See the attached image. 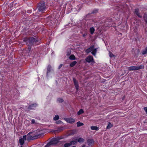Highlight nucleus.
Returning <instances> with one entry per match:
<instances>
[{
  "instance_id": "f257e3e1",
  "label": "nucleus",
  "mask_w": 147,
  "mask_h": 147,
  "mask_svg": "<svg viewBox=\"0 0 147 147\" xmlns=\"http://www.w3.org/2000/svg\"><path fill=\"white\" fill-rule=\"evenodd\" d=\"M24 41L26 42V45L29 46L37 45L40 44L39 40L37 38L33 37L26 38H24Z\"/></svg>"
},
{
  "instance_id": "f03ea898",
  "label": "nucleus",
  "mask_w": 147,
  "mask_h": 147,
  "mask_svg": "<svg viewBox=\"0 0 147 147\" xmlns=\"http://www.w3.org/2000/svg\"><path fill=\"white\" fill-rule=\"evenodd\" d=\"M94 48V45L91 46L85 50V52L88 53L91 52L92 54L95 56L97 52V48Z\"/></svg>"
},
{
  "instance_id": "7ed1b4c3",
  "label": "nucleus",
  "mask_w": 147,
  "mask_h": 147,
  "mask_svg": "<svg viewBox=\"0 0 147 147\" xmlns=\"http://www.w3.org/2000/svg\"><path fill=\"white\" fill-rule=\"evenodd\" d=\"M144 66L143 65H138L137 66H131L128 67V69L129 71H135L143 69Z\"/></svg>"
},
{
  "instance_id": "20e7f679",
  "label": "nucleus",
  "mask_w": 147,
  "mask_h": 147,
  "mask_svg": "<svg viewBox=\"0 0 147 147\" xmlns=\"http://www.w3.org/2000/svg\"><path fill=\"white\" fill-rule=\"evenodd\" d=\"M54 74L53 70L51 69V66L50 65L48 66L47 69V77L48 78L49 77L51 74Z\"/></svg>"
},
{
  "instance_id": "39448f33",
  "label": "nucleus",
  "mask_w": 147,
  "mask_h": 147,
  "mask_svg": "<svg viewBox=\"0 0 147 147\" xmlns=\"http://www.w3.org/2000/svg\"><path fill=\"white\" fill-rule=\"evenodd\" d=\"M32 133V132H29L27 135V140H34V139H36L38 138H40V135H36L33 136H32L30 135Z\"/></svg>"
},
{
  "instance_id": "423d86ee",
  "label": "nucleus",
  "mask_w": 147,
  "mask_h": 147,
  "mask_svg": "<svg viewBox=\"0 0 147 147\" xmlns=\"http://www.w3.org/2000/svg\"><path fill=\"white\" fill-rule=\"evenodd\" d=\"M46 7L44 3H39L38 6V9L40 11H44Z\"/></svg>"
},
{
  "instance_id": "0eeeda50",
  "label": "nucleus",
  "mask_w": 147,
  "mask_h": 147,
  "mask_svg": "<svg viewBox=\"0 0 147 147\" xmlns=\"http://www.w3.org/2000/svg\"><path fill=\"white\" fill-rule=\"evenodd\" d=\"M111 20L108 19L104 22V25L105 26L108 27L111 26Z\"/></svg>"
},
{
  "instance_id": "6e6552de",
  "label": "nucleus",
  "mask_w": 147,
  "mask_h": 147,
  "mask_svg": "<svg viewBox=\"0 0 147 147\" xmlns=\"http://www.w3.org/2000/svg\"><path fill=\"white\" fill-rule=\"evenodd\" d=\"M65 120L68 123H73L75 121V120L71 118H65Z\"/></svg>"
},
{
  "instance_id": "1a4fd4ad",
  "label": "nucleus",
  "mask_w": 147,
  "mask_h": 147,
  "mask_svg": "<svg viewBox=\"0 0 147 147\" xmlns=\"http://www.w3.org/2000/svg\"><path fill=\"white\" fill-rule=\"evenodd\" d=\"M86 61L90 63L91 62H92L93 61V58L92 56H88L86 59Z\"/></svg>"
},
{
  "instance_id": "9d476101",
  "label": "nucleus",
  "mask_w": 147,
  "mask_h": 147,
  "mask_svg": "<svg viewBox=\"0 0 147 147\" xmlns=\"http://www.w3.org/2000/svg\"><path fill=\"white\" fill-rule=\"evenodd\" d=\"M50 142L52 145L57 144L58 143L57 141L55 138L51 139Z\"/></svg>"
},
{
  "instance_id": "9b49d317",
  "label": "nucleus",
  "mask_w": 147,
  "mask_h": 147,
  "mask_svg": "<svg viewBox=\"0 0 147 147\" xmlns=\"http://www.w3.org/2000/svg\"><path fill=\"white\" fill-rule=\"evenodd\" d=\"M37 105L36 103L33 104L29 105L28 108V109H32L36 107Z\"/></svg>"
},
{
  "instance_id": "f8f14e48",
  "label": "nucleus",
  "mask_w": 147,
  "mask_h": 147,
  "mask_svg": "<svg viewBox=\"0 0 147 147\" xmlns=\"http://www.w3.org/2000/svg\"><path fill=\"white\" fill-rule=\"evenodd\" d=\"M87 143L88 144L89 146H91L94 143V141L93 139H89L87 140Z\"/></svg>"
},
{
  "instance_id": "ddd939ff",
  "label": "nucleus",
  "mask_w": 147,
  "mask_h": 147,
  "mask_svg": "<svg viewBox=\"0 0 147 147\" xmlns=\"http://www.w3.org/2000/svg\"><path fill=\"white\" fill-rule=\"evenodd\" d=\"M135 13L139 18H141L142 16L140 15L139 12V9H136L135 10Z\"/></svg>"
},
{
  "instance_id": "4468645a",
  "label": "nucleus",
  "mask_w": 147,
  "mask_h": 147,
  "mask_svg": "<svg viewBox=\"0 0 147 147\" xmlns=\"http://www.w3.org/2000/svg\"><path fill=\"white\" fill-rule=\"evenodd\" d=\"M24 142V140L22 138H20L19 139V143L20 145L22 146Z\"/></svg>"
},
{
  "instance_id": "2eb2a0df",
  "label": "nucleus",
  "mask_w": 147,
  "mask_h": 147,
  "mask_svg": "<svg viewBox=\"0 0 147 147\" xmlns=\"http://www.w3.org/2000/svg\"><path fill=\"white\" fill-rule=\"evenodd\" d=\"M89 30L90 33L92 34H93L95 31V29L93 27H91Z\"/></svg>"
},
{
  "instance_id": "dca6fc26",
  "label": "nucleus",
  "mask_w": 147,
  "mask_h": 147,
  "mask_svg": "<svg viewBox=\"0 0 147 147\" xmlns=\"http://www.w3.org/2000/svg\"><path fill=\"white\" fill-rule=\"evenodd\" d=\"M64 129V127L63 126H61L58 127L57 129V130H56L55 131L60 132L63 130Z\"/></svg>"
},
{
  "instance_id": "f3484780",
  "label": "nucleus",
  "mask_w": 147,
  "mask_h": 147,
  "mask_svg": "<svg viewBox=\"0 0 147 147\" xmlns=\"http://www.w3.org/2000/svg\"><path fill=\"white\" fill-rule=\"evenodd\" d=\"M91 129L92 130H98L99 129V128L96 126H92L91 127Z\"/></svg>"
},
{
  "instance_id": "a211bd4d",
  "label": "nucleus",
  "mask_w": 147,
  "mask_h": 147,
  "mask_svg": "<svg viewBox=\"0 0 147 147\" xmlns=\"http://www.w3.org/2000/svg\"><path fill=\"white\" fill-rule=\"evenodd\" d=\"M77 62L76 61H73V62H71L70 65V66L71 67H74V65H75L77 63Z\"/></svg>"
},
{
  "instance_id": "6ab92c4d",
  "label": "nucleus",
  "mask_w": 147,
  "mask_h": 147,
  "mask_svg": "<svg viewBox=\"0 0 147 147\" xmlns=\"http://www.w3.org/2000/svg\"><path fill=\"white\" fill-rule=\"evenodd\" d=\"M69 58L70 60H75L76 59L75 56L74 55H71L69 57Z\"/></svg>"
},
{
  "instance_id": "aec40b11",
  "label": "nucleus",
  "mask_w": 147,
  "mask_h": 147,
  "mask_svg": "<svg viewBox=\"0 0 147 147\" xmlns=\"http://www.w3.org/2000/svg\"><path fill=\"white\" fill-rule=\"evenodd\" d=\"M77 127H79L82 126L84 125V124L82 123H81L80 121L78 122L77 123Z\"/></svg>"
},
{
  "instance_id": "412c9836",
  "label": "nucleus",
  "mask_w": 147,
  "mask_h": 147,
  "mask_svg": "<svg viewBox=\"0 0 147 147\" xmlns=\"http://www.w3.org/2000/svg\"><path fill=\"white\" fill-rule=\"evenodd\" d=\"M84 111L82 109H80L78 112V114L79 115H80L84 113Z\"/></svg>"
},
{
  "instance_id": "4be33fe9",
  "label": "nucleus",
  "mask_w": 147,
  "mask_h": 147,
  "mask_svg": "<svg viewBox=\"0 0 147 147\" xmlns=\"http://www.w3.org/2000/svg\"><path fill=\"white\" fill-rule=\"evenodd\" d=\"M147 53V49L145 48L144 50H143L142 52V55H145Z\"/></svg>"
},
{
  "instance_id": "5701e85b",
  "label": "nucleus",
  "mask_w": 147,
  "mask_h": 147,
  "mask_svg": "<svg viewBox=\"0 0 147 147\" xmlns=\"http://www.w3.org/2000/svg\"><path fill=\"white\" fill-rule=\"evenodd\" d=\"M78 141L80 143L83 142L84 141V139L82 138H80L78 140Z\"/></svg>"
},
{
  "instance_id": "b1692460",
  "label": "nucleus",
  "mask_w": 147,
  "mask_h": 147,
  "mask_svg": "<svg viewBox=\"0 0 147 147\" xmlns=\"http://www.w3.org/2000/svg\"><path fill=\"white\" fill-rule=\"evenodd\" d=\"M144 18L147 24V13H145L144 16Z\"/></svg>"
},
{
  "instance_id": "393cba45",
  "label": "nucleus",
  "mask_w": 147,
  "mask_h": 147,
  "mask_svg": "<svg viewBox=\"0 0 147 147\" xmlns=\"http://www.w3.org/2000/svg\"><path fill=\"white\" fill-rule=\"evenodd\" d=\"M112 127V125L109 122L108 123V125L107 127V129H109L111 128Z\"/></svg>"
},
{
  "instance_id": "a878e982",
  "label": "nucleus",
  "mask_w": 147,
  "mask_h": 147,
  "mask_svg": "<svg viewBox=\"0 0 147 147\" xmlns=\"http://www.w3.org/2000/svg\"><path fill=\"white\" fill-rule=\"evenodd\" d=\"M71 145L70 142L69 143H66L64 145V146L65 147H69Z\"/></svg>"
},
{
  "instance_id": "bb28decb",
  "label": "nucleus",
  "mask_w": 147,
  "mask_h": 147,
  "mask_svg": "<svg viewBox=\"0 0 147 147\" xmlns=\"http://www.w3.org/2000/svg\"><path fill=\"white\" fill-rule=\"evenodd\" d=\"M57 101L59 103H61L63 101V99L61 98H58L57 100Z\"/></svg>"
},
{
  "instance_id": "cd10ccee",
  "label": "nucleus",
  "mask_w": 147,
  "mask_h": 147,
  "mask_svg": "<svg viewBox=\"0 0 147 147\" xmlns=\"http://www.w3.org/2000/svg\"><path fill=\"white\" fill-rule=\"evenodd\" d=\"M77 142L76 140H73L71 142H70V143L71 144V145H74L76 144Z\"/></svg>"
},
{
  "instance_id": "c85d7f7f",
  "label": "nucleus",
  "mask_w": 147,
  "mask_h": 147,
  "mask_svg": "<svg viewBox=\"0 0 147 147\" xmlns=\"http://www.w3.org/2000/svg\"><path fill=\"white\" fill-rule=\"evenodd\" d=\"M73 81L74 85L78 84L77 81L75 78H73Z\"/></svg>"
},
{
  "instance_id": "c756f323",
  "label": "nucleus",
  "mask_w": 147,
  "mask_h": 147,
  "mask_svg": "<svg viewBox=\"0 0 147 147\" xmlns=\"http://www.w3.org/2000/svg\"><path fill=\"white\" fill-rule=\"evenodd\" d=\"M51 145H52V144L49 142L44 147H51Z\"/></svg>"
},
{
  "instance_id": "7c9ffc66",
  "label": "nucleus",
  "mask_w": 147,
  "mask_h": 147,
  "mask_svg": "<svg viewBox=\"0 0 147 147\" xmlns=\"http://www.w3.org/2000/svg\"><path fill=\"white\" fill-rule=\"evenodd\" d=\"M59 119V117L58 115H55L53 119L55 121Z\"/></svg>"
},
{
  "instance_id": "2f4dec72",
  "label": "nucleus",
  "mask_w": 147,
  "mask_h": 147,
  "mask_svg": "<svg viewBox=\"0 0 147 147\" xmlns=\"http://www.w3.org/2000/svg\"><path fill=\"white\" fill-rule=\"evenodd\" d=\"M31 46H29L28 47L27 50V52L28 53H29L31 50Z\"/></svg>"
},
{
  "instance_id": "473e14b6",
  "label": "nucleus",
  "mask_w": 147,
  "mask_h": 147,
  "mask_svg": "<svg viewBox=\"0 0 147 147\" xmlns=\"http://www.w3.org/2000/svg\"><path fill=\"white\" fill-rule=\"evenodd\" d=\"M27 136L26 135L23 136V138H22L24 140H26V139L27 140Z\"/></svg>"
},
{
  "instance_id": "72a5a7b5",
  "label": "nucleus",
  "mask_w": 147,
  "mask_h": 147,
  "mask_svg": "<svg viewBox=\"0 0 147 147\" xmlns=\"http://www.w3.org/2000/svg\"><path fill=\"white\" fill-rule=\"evenodd\" d=\"M109 56L110 57H112L114 56V55L111 52H109Z\"/></svg>"
},
{
  "instance_id": "f704fd0d",
  "label": "nucleus",
  "mask_w": 147,
  "mask_h": 147,
  "mask_svg": "<svg viewBox=\"0 0 147 147\" xmlns=\"http://www.w3.org/2000/svg\"><path fill=\"white\" fill-rule=\"evenodd\" d=\"M75 88H76V90H78L79 88V86L78 84L75 85Z\"/></svg>"
},
{
  "instance_id": "c9c22d12",
  "label": "nucleus",
  "mask_w": 147,
  "mask_h": 147,
  "mask_svg": "<svg viewBox=\"0 0 147 147\" xmlns=\"http://www.w3.org/2000/svg\"><path fill=\"white\" fill-rule=\"evenodd\" d=\"M71 54V51H68L67 52L66 54V55L67 56H69Z\"/></svg>"
},
{
  "instance_id": "e433bc0d",
  "label": "nucleus",
  "mask_w": 147,
  "mask_h": 147,
  "mask_svg": "<svg viewBox=\"0 0 147 147\" xmlns=\"http://www.w3.org/2000/svg\"><path fill=\"white\" fill-rule=\"evenodd\" d=\"M55 139H56V140H57V142H59V141L61 139V138L59 137H57L56 138H55Z\"/></svg>"
},
{
  "instance_id": "4c0bfd02",
  "label": "nucleus",
  "mask_w": 147,
  "mask_h": 147,
  "mask_svg": "<svg viewBox=\"0 0 147 147\" xmlns=\"http://www.w3.org/2000/svg\"><path fill=\"white\" fill-rule=\"evenodd\" d=\"M62 123V121L60 120H59L56 122V123L57 124L61 123Z\"/></svg>"
},
{
  "instance_id": "58836bf2",
  "label": "nucleus",
  "mask_w": 147,
  "mask_h": 147,
  "mask_svg": "<svg viewBox=\"0 0 147 147\" xmlns=\"http://www.w3.org/2000/svg\"><path fill=\"white\" fill-rule=\"evenodd\" d=\"M144 110L147 114V107H145L144 108Z\"/></svg>"
},
{
  "instance_id": "ea45409f",
  "label": "nucleus",
  "mask_w": 147,
  "mask_h": 147,
  "mask_svg": "<svg viewBox=\"0 0 147 147\" xmlns=\"http://www.w3.org/2000/svg\"><path fill=\"white\" fill-rule=\"evenodd\" d=\"M35 120L34 119H32V120H31V123L32 124H34L35 123Z\"/></svg>"
},
{
  "instance_id": "a19ab883",
  "label": "nucleus",
  "mask_w": 147,
  "mask_h": 147,
  "mask_svg": "<svg viewBox=\"0 0 147 147\" xmlns=\"http://www.w3.org/2000/svg\"><path fill=\"white\" fill-rule=\"evenodd\" d=\"M63 64H60L59 66L58 69H60L62 66Z\"/></svg>"
},
{
  "instance_id": "79ce46f5",
  "label": "nucleus",
  "mask_w": 147,
  "mask_h": 147,
  "mask_svg": "<svg viewBox=\"0 0 147 147\" xmlns=\"http://www.w3.org/2000/svg\"><path fill=\"white\" fill-rule=\"evenodd\" d=\"M87 35V34L86 33L84 34L82 36L83 37H85Z\"/></svg>"
},
{
  "instance_id": "37998d69",
  "label": "nucleus",
  "mask_w": 147,
  "mask_h": 147,
  "mask_svg": "<svg viewBox=\"0 0 147 147\" xmlns=\"http://www.w3.org/2000/svg\"><path fill=\"white\" fill-rule=\"evenodd\" d=\"M97 11H98V10H95V11H93L92 12V13H96V12H97Z\"/></svg>"
},
{
  "instance_id": "c03bdc74",
  "label": "nucleus",
  "mask_w": 147,
  "mask_h": 147,
  "mask_svg": "<svg viewBox=\"0 0 147 147\" xmlns=\"http://www.w3.org/2000/svg\"><path fill=\"white\" fill-rule=\"evenodd\" d=\"M31 12V10H28L27 11V12L28 13H30Z\"/></svg>"
},
{
  "instance_id": "a18cd8bd",
  "label": "nucleus",
  "mask_w": 147,
  "mask_h": 147,
  "mask_svg": "<svg viewBox=\"0 0 147 147\" xmlns=\"http://www.w3.org/2000/svg\"><path fill=\"white\" fill-rule=\"evenodd\" d=\"M82 147H86L85 145H83V146H82Z\"/></svg>"
},
{
  "instance_id": "49530a36",
  "label": "nucleus",
  "mask_w": 147,
  "mask_h": 147,
  "mask_svg": "<svg viewBox=\"0 0 147 147\" xmlns=\"http://www.w3.org/2000/svg\"><path fill=\"white\" fill-rule=\"evenodd\" d=\"M91 21H92V20H89V21H88V22H91Z\"/></svg>"
},
{
  "instance_id": "de8ad7c7",
  "label": "nucleus",
  "mask_w": 147,
  "mask_h": 147,
  "mask_svg": "<svg viewBox=\"0 0 147 147\" xmlns=\"http://www.w3.org/2000/svg\"><path fill=\"white\" fill-rule=\"evenodd\" d=\"M72 147H76V146H73Z\"/></svg>"
},
{
  "instance_id": "09e8293b",
  "label": "nucleus",
  "mask_w": 147,
  "mask_h": 147,
  "mask_svg": "<svg viewBox=\"0 0 147 147\" xmlns=\"http://www.w3.org/2000/svg\"><path fill=\"white\" fill-rule=\"evenodd\" d=\"M19 93H18V95H19Z\"/></svg>"
},
{
  "instance_id": "8fccbe9b",
  "label": "nucleus",
  "mask_w": 147,
  "mask_h": 147,
  "mask_svg": "<svg viewBox=\"0 0 147 147\" xmlns=\"http://www.w3.org/2000/svg\"><path fill=\"white\" fill-rule=\"evenodd\" d=\"M20 147H23V146H22Z\"/></svg>"
}]
</instances>
